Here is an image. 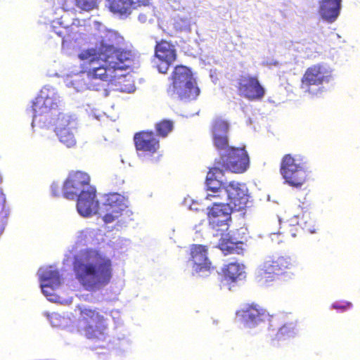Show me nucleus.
<instances>
[{
    "label": "nucleus",
    "mask_w": 360,
    "mask_h": 360,
    "mask_svg": "<svg viewBox=\"0 0 360 360\" xmlns=\"http://www.w3.org/2000/svg\"><path fill=\"white\" fill-rule=\"evenodd\" d=\"M119 44V36L109 32L101 37L95 47L79 53L84 71L89 79L108 82L115 70H126L129 67L133 54L120 48Z\"/></svg>",
    "instance_id": "obj_1"
},
{
    "label": "nucleus",
    "mask_w": 360,
    "mask_h": 360,
    "mask_svg": "<svg viewBox=\"0 0 360 360\" xmlns=\"http://www.w3.org/2000/svg\"><path fill=\"white\" fill-rule=\"evenodd\" d=\"M73 271L75 278L86 290L96 291L110 283L112 262L101 251L87 248L75 257Z\"/></svg>",
    "instance_id": "obj_2"
},
{
    "label": "nucleus",
    "mask_w": 360,
    "mask_h": 360,
    "mask_svg": "<svg viewBox=\"0 0 360 360\" xmlns=\"http://www.w3.org/2000/svg\"><path fill=\"white\" fill-rule=\"evenodd\" d=\"M34 112L32 124H38L41 127L55 126L60 141L68 148L76 145L74 130L76 123L69 115L58 112L56 98L53 96L40 94L32 102Z\"/></svg>",
    "instance_id": "obj_3"
},
{
    "label": "nucleus",
    "mask_w": 360,
    "mask_h": 360,
    "mask_svg": "<svg viewBox=\"0 0 360 360\" xmlns=\"http://www.w3.org/2000/svg\"><path fill=\"white\" fill-rule=\"evenodd\" d=\"M218 170V168H211L207 173L206 186L208 193L205 198L209 200H222L237 211L244 209L249 197L246 185L238 181H217Z\"/></svg>",
    "instance_id": "obj_4"
},
{
    "label": "nucleus",
    "mask_w": 360,
    "mask_h": 360,
    "mask_svg": "<svg viewBox=\"0 0 360 360\" xmlns=\"http://www.w3.org/2000/svg\"><path fill=\"white\" fill-rule=\"evenodd\" d=\"M172 82L167 89L168 94L180 100H193L200 94V89L189 68L176 65L172 74Z\"/></svg>",
    "instance_id": "obj_5"
},
{
    "label": "nucleus",
    "mask_w": 360,
    "mask_h": 360,
    "mask_svg": "<svg viewBox=\"0 0 360 360\" xmlns=\"http://www.w3.org/2000/svg\"><path fill=\"white\" fill-rule=\"evenodd\" d=\"M280 174L285 184L293 188H301L308 179L305 157L298 154L284 155L281 160Z\"/></svg>",
    "instance_id": "obj_6"
},
{
    "label": "nucleus",
    "mask_w": 360,
    "mask_h": 360,
    "mask_svg": "<svg viewBox=\"0 0 360 360\" xmlns=\"http://www.w3.org/2000/svg\"><path fill=\"white\" fill-rule=\"evenodd\" d=\"M79 309V331L87 339L100 340L105 337L106 319L96 309L78 307Z\"/></svg>",
    "instance_id": "obj_7"
},
{
    "label": "nucleus",
    "mask_w": 360,
    "mask_h": 360,
    "mask_svg": "<svg viewBox=\"0 0 360 360\" xmlns=\"http://www.w3.org/2000/svg\"><path fill=\"white\" fill-rule=\"evenodd\" d=\"M214 164L215 167L213 168L219 169L217 174H221L223 170L242 174L246 172L250 166V158L244 146H233L221 154L215 160Z\"/></svg>",
    "instance_id": "obj_8"
},
{
    "label": "nucleus",
    "mask_w": 360,
    "mask_h": 360,
    "mask_svg": "<svg viewBox=\"0 0 360 360\" xmlns=\"http://www.w3.org/2000/svg\"><path fill=\"white\" fill-rule=\"evenodd\" d=\"M331 72L323 65L317 63L307 68L300 80V89L311 96L323 91V85L330 82Z\"/></svg>",
    "instance_id": "obj_9"
},
{
    "label": "nucleus",
    "mask_w": 360,
    "mask_h": 360,
    "mask_svg": "<svg viewBox=\"0 0 360 360\" xmlns=\"http://www.w3.org/2000/svg\"><path fill=\"white\" fill-rule=\"evenodd\" d=\"M293 266V262L289 257H270L259 267L257 278L263 283L274 281L280 276L288 273Z\"/></svg>",
    "instance_id": "obj_10"
},
{
    "label": "nucleus",
    "mask_w": 360,
    "mask_h": 360,
    "mask_svg": "<svg viewBox=\"0 0 360 360\" xmlns=\"http://www.w3.org/2000/svg\"><path fill=\"white\" fill-rule=\"evenodd\" d=\"M236 314L245 323L253 326L265 321H269L271 328L278 326L281 323L277 315H270L264 307L255 302L245 304L236 311Z\"/></svg>",
    "instance_id": "obj_11"
},
{
    "label": "nucleus",
    "mask_w": 360,
    "mask_h": 360,
    "mask_svg": "<svg viewBox=\"0 0 360 360\" xmlns=\"http://www.w3.org/2000/svg\"><path fill=\"white\" fill-rule=\"evenodd\" d=\"M207 247L200 244L190 246V261L192 262L193 274L199 276H207L215 267L207 257Z\"/></svg>",
    "instance_id": "obj_12"
},
{
    "label": "nucleus",
    "mask_w": 360,
    "mask_h": 360,
    "mask_svg": "<svg viewBox=\"0 0 360 360\" xmlns=\"http://www.w3.org/2000/svg\"><path fill=\"white\" fill-rule=\"evenodd\" d=\"M236 88L238 94L249 101H260L265 95V89L256 76L241 75Z\"/></svg>",
    "instance_id": "obj_13"
},
{
    "label": "nucleus",
    "mask_w": 360,
    "mask_h": 360,
    "mask_svg": "<svg viewBox=\"0 0 360 360\" xmlns=\"http://www.w3.org/2000/svg\"><path fill=\"white\" fill-rule=\"evenodd\" d=\"M90 180V176L86 172L75 171L70 173L63 184V195L68 199H74L89 187H93Z\"/></svg>",
    "instance_id": "obj_14"
},
{
    "label": "nucleus",
    "mask_w": 360,
    "mask_h": 360,
    "mask_svg": "<svg viewBox=\"0 0 360 360\" xmlns=\"http://www.w3.org/2000/svg\"><path fill=\"white\" fill-rule=\"evenodd\" d=\"M126 207L124 198L117 193H108L105 197V201L100 208L99 214L102 215L105 223L109 224L118 219Z\"/></svg>",
    "instance_id": "obj_15"
},
{
    "label": "nucleus",
    "mask_w": 360,
    "mask_h": 360,
    "mask_svg": "<svg viewBox=\"0 0 360 360\" xmlns=\"http://www.w3.org/2000/svg\"><path fill=\"white\" fill-rule=\"evenodd\" d=\"M154 56L160 62L157 65L158 71L165 74L177 58L175 46L165 39L156 41L154 47Z\"/></svg>",
    "instance_id": "obj_16"
},
{
    "label": "nucleus",
    "mask_w": 360,
    "mask_h": 360,
    "mask_svg": "<svg viewBox=\"0 0 360 360\" xmlns=\"http://www.w3.org/2000/svg\"><path fill=\"white\" fill-rule=\"evenodd\" d=\"M212 206L209 208L208 219L213 226H227L228 221H231V214L234 210L229 204L222 200H212Z\"/></svg>",
    "instance_id": "obj_17"
},
{
    "label": "nucleus",
    "mask_w": 360,
    "mask_h": 360,
    "mask_svg": "<svg viewBox=\"0 0 360 360\" xmlns=\"http://www.w3.org/2000/svg\"><path fill=\"white\" fill-rule=\"evenodd\" d=\"M134 143L136 151L153 155L160 148V141L153 131H141L134 136Z\"/></svg>",
    "instance_id": "obj_18"
},
{
    "label": "nucleus",
    "mask_w": 360,
    "mask_h": 360,
    "mask_svg": "<svg viewBox=\"0 0 360 360\" xmlns=\"http://www.w3.org/2000/svg\"><path fill=\"white\" fill-rule=\"evenodd\" d=\"M229 124L221 118H216L212 122V143L215 148L219 150H229Z\"/></svg>",
    "instance_id": "obj_19"
},
{
    "label": "nucleus",
    "mask_w": 360,
    "mask_h": 360,
    "mask_svg": "<svg viewBox=\"0 0 360 360\" xmlns=\"http://www.w3.org/2000/svg\"><path fill=\"white\" fill-rule=\"evenodd\" d=\"M76 197H77V209L82 216L89 217L98 211V201L96 200V190L94 186L89 187L87 190Z\"/></svg>",
    "instance_id": "obj_20"
},
{
    "label": "nucleus",
    "mask_w": 360,
    "mask_h": 360,
    "mask_svg": "<svg viewBox=\"0 0 360 360\" xmlns=\"http://www.w3.org/2000/svg\"><path fill=\"white\" fill-rule=\"evenodd\" d=\"M110 11L120 15H129L133 10L149 5L150 0H107Z\"/></svg>",
    "instance_id": "obj_21"
},
{
    "label": "nucleus",
    "mask_w": 360,
    "mask_h": 360,
    "mask_svg": "<svg viewBox=\"0 0 360 360\" xmlns=\"http://www.w3.org/2000/svg\"><path fill=\"white\" fill-rule=\"evenodd\" d=\"M41 281L46 282L41 285L43 293L50 300L53 295L51 292L58 288L61 284V278L59 271L52 268H49L43 271L40 276Z\"/></svg>",
    "instance_id": "obj_22"
},
{
    "label": "nucleus",
    "mask_w": 360,
    "mask_h": 360,
    "mask_svg": "<svg viewBox=\"0 0 360 360\" xmlns=\"http://www.w3.org/2000/svg\"><path fill=\"white\" fill-rule=\"evenodd\" d=\"M41 281L46 282L41 285L43 293L50 300L53 295L51 292L58 288L61 284V278L59 271L52 268H49L43 271L40 276Z\"/></svg>",
    "instance_id": "obj_23"
},
{
    "label": "nucleus",
    "mask_w": 360,
    "mask_h": 360,
    "mask_svg": "<svg viewBox=\"0 0 360 360\" xmlns=\"http://www.w3.org/2000/svg\"><path fill=\"white\" fill-rule=\"evenodd\" d=\"M342 0H321L319 13L321 18L328 22H334L338 17Z\"/></svg>",
    "instance_id": "obj_24"
},
{
    "label": "nucleus",
    "mask_w": 360,
    "mask_h": 360,
    "mask_svg": "<svg viewBox=\"0 0 360 360\" xmlns=\"http://www.w3.org/2000/svg\"><path fill=\"white\" fill-rule=\"evenodd\" d=\"M280 318V325L275 328H271L269 325V330H278L275 334V338L277 340H285L293 337L295 335V327L293 323H285L283 320V316L277 315Z\"/></svg>",
    "instance_id": "obj_25"
},
{
    "label": "nucleus",
    "mask_w": 360,
    "mask_h": 360,
    "mask_svg": "<svg viewBox=\"0 0 360 360\" xmlns=\"http://www.w3.org/2000/svg\"><path fill=\"white\" fill-rule=\"evenodd\" d=\"M243 266L238 262H230L222 269L224 278L230 282H235L243 273Z\"/></svg>",
    "instance_id": "obj_26"
},
{
    "label": "nucleus",
    "mask_w": 360,
    "mask_h": 360,
    "mask_svg": "<svg viewBox=\"0 0 360 360\" xmlns=\"http://www.w3.org/2000/svg\"><path fill=\"white\" fill-rule=\"evenodd\" d=\"M242 242H234L229 236L226 235L221 238L219 243V248L225 254L237 253L242 251Z\"/></svg>",
    "instance_id": "obj_27"
},
{
    "label": "nucleus",
    "mask_w": 360,
    "mask_h": 360,
    "mask_svg": "<svg viewBox=\"0 0 360 360\" xmlns=\"http://www.w3.org/2000/svg\"><path fill=\"white\" fill-rule=\"evenodd\" d=\"M174 128L173 121L167 119H163L158 122L155 125L157 137L165 138L172 131Z\"/></svg>",
    "instance_id": "obj_28"
},
{
    "label": "nucleus",
    "mask_w": 360,
    "mask_h": 360,
    "mask_svg": "<svg viewBox=\"0 0 360 360\" xmlns=\"http://www.w3.org/2000/svg\"><path fill=\"white\" fill-rule=\"evenodd\" d=\"M58 36L61 37L63 41H71L77 40V37L81 34L79 27L77 25H71L64 27L63 30L57 32Z\"/></svg>",
    "instance_id": "obj_29"
},
{
    "label": "nucleus",
    "mask_w": 360,
    "mask_h": 360,
    "mask_svg": "<svg viewBox=\"0 0 360 360\" xmlns=\"http://www.w3.org/2000/svg\"><path fill=\"white\" fill-rule=\"evenodd\" d=\"M173 27L176 33L191 32V23L188 19L184 18H177L174 20Z\"/></svg>",
    "instance_id": "obj_30"
},
{
    "label": "nucleus",
    "mask_w": 360,
    "mask_h": 360,
    "mask_svg": "<svg viewBox=\"0 0 360 360\" xmlns=\"http://www.w3.org/2000/svg\"><path fill=\"white\" fill-rule=\"evenodd\" d=\"M75 6L84 11H90L98 7L97 0H75Z\"/></svg>",
    "instance_id": "obj_31"
},
{
    "label": "nucleus",
    "mask_w": 360,
    "mask_h": 360,
    "mask_svg": "<svg viewBox=\"0 0 360 360\" xmlns=\"http://www.w3.org/2000/svg\"><path fill=\"white\" fill-rule=\"evenodd\" d=\"M300 224L302 226L303 230H304L306 232L310 233H314L316 232V227L314 224V221L311 219H309V221L304 222L301 221Z\"/></svg>",
    "instance_id": "obj_32"
},
{
    "label": "nucleus",
    "mask_w": 360,
    "mask_h": 360,
    "mask_svg": "<svg viewBox=\"0 0 360 360\" xmlns=\"http://www.w3.org/2000/svg\"><path fill=\"white\" fill-rule=\"evenodd\" d=\"M72 86L77 90L80 91L87 87L86 82L84 81L81 76L76 77L72 80Z\"/></svg>",
    "instance_id": "obj_33"
},
{
    "label": "nucleus",
    "mask_w": 360,
    "mask_h": 360,
    "mask_svg": "<svg viewBox=\"0 0 360 360\" xmlns=\"http://www.w3.org/2000/svg\"><path fill=\"white\" fill-rule=\"evenodd\" d=\"M352 307V304L349 302H335L332 304V307L335 309H340L342 311H345L349 308Z\"/></svg>",
    "instance_id": "obj_34"
},
{
    "label": "nucleus",
    "mask_w": 360,
    "mask_h": 360,
    "mask_svg": "<svg viewBox=\"0 0 360 360\" xmlns=\"http://www.w3.org/2000/svg\"><path fill=\"white\" fill-rule=\"evenodd\" d=\"M139 19L140 21L141 22H146V19H147V16L146 15H143V14H140L139 15Z\"/></svg>",
    "instance_id": "obj_35"
}]
</instances>
